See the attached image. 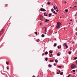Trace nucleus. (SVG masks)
Returning a JSON list of instances; mask_svg holds the SVG:
<instances>
[{
	"label": "nucleus",
	"instance_id": "54",
	"mask_svg": "<svg viewBox=\"0 0 77 77\" xmlns=\"http://www.w3.org/2000/svg\"><path fill=\"white\" fill-rule=\"evenodd\" d=\"M65 3L66 4V2H65Z\"/></svg>",
	"mask_w": 77,
	"mask_h": 77
},
{
	"label": "nucleus",
	"instance_id": "21",
	"mask_svg": "<svg viewBox=\"0 0 77 77\" xmlns=\"http://www.w3.org/2000/svg\"><path fill=\"white\" fill-rule=\"evenodd\" d=\"M50 4H51V3H50V2H48V5H50Z\"/></svg>",
	"mask_w": 77,
	"mask_h": 77
},
{
	"label": "nucleus",
	"instance_id": "8",
	"mask_svg": "<svg viewBox=\"0 0 77 77\" xmlns=\"http://www.w3.org/2000/svg\"><path fill=\"white\" fill-rule=\"evenodd\" d=\"M60 55V54H59V52H58L57 54V56H59Z\"/></svg>",
	"mask_w": 77,
	"mask_h": 77
},
{
	"label": "nucleus",
	"instance_id": "29",
	"mask_svg": "<svg viewBox=\"0 0 77 77\" xmlns=\"http://www.w3.org/2000/svg\"><path fill=\"white\" fill-rule=\"evenodd\" d=\"M70 75H70V74L69 75H68V77H70Z\"/></svg>",
	"mask_w": 77,
	"mask_h": 77
},
{
	"label": "nucleus",
	"instance_id": "41",
	"mask_svg": "<svg viewBox=\"0 0 77 77\" xmlns=\"http://www.w3.org/2000/svg\"><path fill=\"white\" fill-rule=\"evenodd\" d=\"M72 21V20H70V21Z\"/></svg>",
	"mask_w": 77,
	"mask_h": 77
},
{
	"label": "nucleus",
	"instance_id": "2",
	"mask_svg": "<svg viewBox=\"0 0 77 77\" xmlns=\"http://www.w3.org/2000/svg\"><path fill=\"white\" fill-rule=\"evenodd\" d=\"M76 66V65H75L74 64H72L71 65V67L72 68H75Z\"/></svg>",
	"mask_w": 77,
	"mask_h": 77
},
{
	"label": "nucleus",
	"instance_id": "23",
	"mask_svg": "<svg viewBox=\"0 0 77 77\" xmlns=\"http://www.w3.org/2000/svg\"><path fill=\"white\" fill-rule=\"evenodd\" d=\"M75 72V70H73V72Z\"/></svg>",
	"mask_w": 77,
	"mask_h": 77
},
{
	"label": "nucleus",
	"instance_id": "27",
	"mask_svg": "<svg viewBox=\"0 0 77 77\" xmlns=\"http://www.w3.org/2000/svg\"><path fill=\"white\" fill-rule=\"evenodd\" d=\"M7 69H9V66H7Z\"/></svg>",
	"mask_w": 77,
	"mask_h": 77
},
{
	"label": "nucleus",
	"instance_id": "12",
	"mask_svg": "<svg viewBox=\"0 0 77 77\" xmlns=\"http://www.w3.org/2000/svg\"><path fill=\"white\" fill-rule=\"evenodd\" d=\"M67 43H66L64 44L63 45H65V46H66V45H67Z\"/></svg>",
	"mask_w": 77,
	"mask_h": 77
},
{
	"label": "nucleus",
	"instance_id": "57",
	"mask_svg": "<svg viewBox=\"0 0 77 77\" xmlns=\"http://www.w3.org/2000/svg\"><path fill=\"white\" fill-rule=\"evenodd\" d=\"M56 9H57V7H56Z\"/></svg>",
	"mask_w": 77,
	"mask_h": 77
},
{
	"label": "nucleus",
	"instance_id": "32",
	"mask_svg": "<svg viewBox=\"0 0 77 77\" xmlns=\"http://www.w3.org/2000/svg\"><path fill=\"white\" fill-rule=\"evenodd\" d=\"M45 30H47V27H45Z\"/></svg>",
	"mask_w": 77,
	"mask_h": 77
},
{
	"label": "nucleus",
	"instance_id": "35",
	"mask_svg": "<svg viewBox=\"0 0 77 77\" xmlns=\"http://www.w3.org/2000/svg\"><path fill=\"white\" fill-rule=\"evenodd\" d=\"M55 13H56V11H54L53 14H55Z\"/></svg>",
	"mask_w": 77,
	"mask_h": 77
},
{
	"label": "nucleus",
	"instance_id": "61",
	"mask_svg": "<svg viewBox=\"0 0 77 77\" xmlns=\"http://www.w3.org/2000/svg\"><path fill=\"white\" fill-rule=\"evenodd\" d=\"M54 15H52V16H53V17H54Z\"/></svg>",
	"mask_w": 77,
	"mask_h": 77
},
{
	"label": "nucleus",
	"instance_id": "37",
	"mask_svg": "<svg viewBox=\"0 0 77 77\" xmlns=\"http://www.w3.org/2000/svg\"><path fill=\"white\" fill-rule=\"evenodd\" d=\"M42 56H44V53L42 54Z\"/></svg>",
	"mask_w": 77,
	"mask_h": 77
},
{
	"label": "nucleus",
	"instance_id": "51",
	"mask_svg": "<svg viewBox=\"0 0 77 77\" xmlns=\"http://www.w3.org/2000/svg\"><path fill=\"white\" fill-rule=\"evenodd\" d=\"M42 7H43L44 6V5H42Z\"/></svg>",
	"mask_w": 77,
	"mask_h": 77
},
{
	"label": "nucleus",
	"instance_id": "45",
	"mask_svg": "<svg viewBox=\"0 0 77 77\" xmlns=\"http://www.w3.org/2000/svg\"><path fill=\"white\" fill-rule=\"evenodd\" d=\"M33 77H35V75H33Z\"/></svg>",
	"mask_w": 77,
	"mask_h": 77
},
{
	"label": "nucleus",
	"instance_id": "63",
	"mask_svg": "<svg viewBox=\"0 0 77 77\" xmlns=\"http://www.w3.org/2000/svg\"><path fill=\"white\" fill-rule=\"evenodd\" d=\"M51 56H52V55H53V54H51Z\"/></svg>",
	"mask_w": 77,
	"mask_h": 77
},
{
	"label": "nucleus",
	"instance_id": "17",
	"mask_svg": "<svg viewBox=\"0 0 77 77\" xmlns=\"http://www.w3.org/2000/svg\"><path fill=\"white\" fill-rule=\"evenodd\" d=\"M69 54H71V52L70 51H69Z\"/></svg>",
	"mask_w": 77,
	"mask_h": 77
},
{
	"label": "nucleus",
	"instance_id": "34",
	"mask_svg": "<svg viewBox=\"0 0 77 77\" xmlns=\"http://www.w3.org/2000/svg\"><path fill=\"white\" fill-rule=\"evenodd\" d=\"M77 59V57H75V58H74V59Z\"/></svg>",
	"mask_w": 77,
	"mask_h": 77
},
{
	"label": "nucleus",
	"instance_id": "56",
	"mask_svg": "<svg viewBox=\"0 0 77 77\" xmlns=\"http://www.w3.org/2000/svg\"><path fill=\"white\" fill-rule=\"evenodd\" d=\"M70 8H72V7H70Z\"/></svg>",
	"mask_w": 77,
	"mask_h": 77
},
{
	"label": "nucleus",
	"instance_id": "52",
	"mask_svg": "<svg viewBox=\"0 0 77 77\" xmlns=\"http://www.w3.org/2000/svg\"><path fill=\"white\" fill-rule=\"evenodd\" d=\"M50 57H51V56L50 55Z\"/></svg>",
	"mask_w": 77,
	"mask_h": 77
},
{
	"label": "nucleus",
	"instance_id": "36",
	"mask_svg": "<svg viewBox=\"0 0 77 77\" xmlns=\"http://www.w3.org/2000/svg\"><path fill=\"white\" fill-rule=\"evenodd\" d=\"M54 66H56V64H55V63H54Z\"/></svg>",
	"mask_w": 77,
	"mask_h": 77
},
{
	"label": "nucleus",
	"instance_id": "3",
	"mask_svg": "<svg viewBox=\"0 0 77 77\" xmlns=\"http://www.w3.org/2000/svg\"><path fill=\"white\" fill-rule=\"evenodd\" d=\"M42 8H41L40 9V11H41V12H42V11H43V12H45L46 11V10H45L44 9L43 10H42Z\"/></svg>",
	"mask_w": 77,
	"mask_h": 77
},
{
	"label": "nucleus",
	"instance_id": "26",
	"mask_svg": "<svg viewBox=\"0 0 77 77\" xmlns=\"http://www.w3.org/2000/svg\"><path fill=\"white\" fill-rule=\"evenodd\" d=\"M54 9H55V10H56V7L54 6Z\"/></svg>",
	"mask_w": 77,
	"mask_h": 77
},
{
	"label": "nucleus",
	"instance_id": "24",
	"mask_svg": "<svg viewBox=\"0 0 77 77\" xmlns=\"http://www.w3.org/2000/svg\"><path fill=\"white\" fill-rule=\"evenodd\" d=\"M55 62H56V63H57L58 62V61H57V60H55Z\"/></svg>",
	"mask_w": 77,
	"mask_h": 77
},
{
	"label": "nucleus",
	"instance_id": "50",
	"mask_svg": "<svg viewBox=\"0 0 77 77\" xmlns=\"http://www.w3.org/2000/svg\"><path fill=\"white\" fill-rule=\"evenodd\" d=\"M50 41V40H48V42H49Z\"/></svg>",
	"mask_w": 77,
	"mask_h": 77
},
{
	"label": "nucleus",
	"instance_id": "62",
	"mask_svg": "<svg viewBox=\"0 0 77 77\" xmlns=\"http://www.w3.org/2000/svg\"><path fill=\"white\" fill-rule=\"evenodd\" d=\"M55 33H57V32H56Z\"/></svg>",
	"mask_w": 77,
	"mask_h": 77
},
{
	"label": "nucleus",
	"instance_id": "22",
	"mask_svg": "<svg viewBox=\"0 0 77 77\" xmlns=\"http://www.w3.org/2000/svg\"><path fill=\"white\" fill-rule=\"evenodd\" d=\"M53 60H50V62H53Z\"/></svg>",
	"mask_w": 77,
	"mask_h": 77
},
{
	"label": "nucleus",
	"instance_id": "5",
	"mask_svg": "<svg viewBox=\"0 0 77 77\" xmlns=\"http://www.w3.org/2000/svg\"><path fill=\"white\" fill-rule=\"evenodd\" d=\"M45 23H47V21H48H48H49V20H48V19H46L45 20Z\"/></svg>",
	"mask_w": 77,
	"mask_h": 77
},
{
	"label": "nucleus",
	"instance_id": "7",
	"mask_svg": "<svg viewBox=\"0 0 77 77\" xmlns=\"http://www.w3.org/2000/svg\"><path fill=\"white\" fill-rule=\"evenodd\" d=\"M45 36V35L44 34H42V38H44Z\"/></svg>",
	"mask_w": 77,
	"mask_h": 77
},
{
	"label": "nucleus",
	"instance_id": "6",
	"mask_svg": "<svg viewBox=\"0 0 77 77\" xmlns=\"http://www.w3.org/2000/svg\"><path fill=\"white\" fill-rule=\"evenodd\" d=\"M48 66L49 67H51V66H52V65L49 64L48 65Z\"/></svg>",
	"mask_w": 77,
	"mask_h": 77
},
{
	"label": "nucleus",
	"instance_id": "48",
	"mask_svg": "<svg viewBox=\"0 0 77 77\" xmlns=\"http://www.w3.org/2000/svg\"><path fill=\"white\" fill-rule=\"evenodd\" d=\"M48 16V14H47L45 16Z\"/></svg>",
	"mask_w": 77,
	"mask_h": 77
},
{
	"label": "nucleus",
	"instance_id": "38",
	"mask_svg": "<svg viewBox=\"0 0 77 77\" xmlns=\"http://www.w3.org/2000/svg\"><path fill=\"white\" fill-rule=\"evenodd\" d=\"M60 73L58 72H57V74H59Z\"/></svg>",
	"mask_w": 77,
	"mask_h": 77
},
{
	"label": "nucleus",
	"instance_id": "14",
	"mask_svg": "<svg viewBox=\"0 0 77 77\" xmlns=\"http://www.w3.org/2000/svg\"><path fill=\"white\" fill-rule=\"evenodd\" d=\"M62 66H57V67H58V68H61V67Z\"/></svg>",
	"mask_w": 77,
	"mask_h": 77
},
{
	"label": "nucleus",
	"instance_id": "44",
	"mask_svg": "<svg viewBox=\"0 0 77 77\" xmlns=\"http://www.w3.org/2000/svg\"><path fill=\"white\" fill-rule=\"evenodd\" d=\"M76 7V6L75 5L74 6V8H75Z\"/></svg>",
	"mask_w": 77,
	"mask_h": 77
},
{
	"label": "nucleus",
	"instance_id": "19",
	"mask_svg": "<svg viewBox=\"0 0 77 77\" xmlns=\"http://www.w3.org/2000/svg\"><path fill=\"white\" fill-rule=\"evenodd\" d=\"M51 12H53L54 11V9H52L51 10Z\"/></svg>",
	"mask_w": 77,
	"mask_h": 77
},
{
	"label": "nucleus",
	"instance_id": "60",
	"mask_svg": "<svg viewBox=\"0 0 77 77\" xmlns=\"http://www.w3.org/2000/svg\"><path fill=\"white\" fill-rule=\"evenodd\" d=\"M76 35H77V32H76Z\"/></svg>",
	"mask_w": 77,
	"mask_h": 77
},
{
	"label": "nucleus",
	"instance_id": "10",
	"mask_svg": "<svg viewBox=\"0 0 77 77\" xmlns=\"http://www.w3.org/2000/svg\"><path fill=\"white\" fill-rule=\"evenodd\" d=\"M36 41L37 42H39V41H40V40L39 39H38Z\"/></svg>",
	"mask_w": 77,
	"mask_h": 77
},
{
	"label": "nucleus",
	"instance_id": "33",
	"mask_svg": "<svg viewBox=\"0 0 77 77\" xmlns=\"http://www.w3.org/2000/svg\"><path fill=\"white\" fill-rule=\"evenodd\" d=\"M44 15H45V16H46V15H45V13H44Z\"/></svg>",
	"mask_w": 77,
	"mask_h": 77
},
{
	"label": "nucleus",
	"instance_id": "25",
	"mask_svg": "<svg viewBox=\"0 0 77 77\" xmlns=\"http://www.w3.org/2000/svg\"><path fill=\"white\" fill-rule=\"evenodd\" d=\"M49 53H53V52H52L51 51H49Z\"/></svg>",
	"mask_w": 77,
	"mask_h": 77
},
{
	"label": "nucleus",
	"instance_id": "11",
	"mask_svg": "<svg viewBox=\"0 0 77 77\" xmlns=\"http://www.w3.org/2000/svg\"><path fill=\"white\" fill-rule=\"evenodd\" d=\"M65 11H66V12L67 13L68 12V10L67 9L66 10H65Z\"/></svg>",
	"mask_w": 77,
	"mask_h": 77
},
{
	"label": "nucleus",
	"instance_id": "42",
	"mask_svg": "<svg viewBox=\"0 0 77 77\" xmlns=\"http://www.w3.org/2000/svg\"><path fill=\"white\" fill-rule=\"evenodd\" d=\"M45 32H47V29L45 30Z\"/></svg>",
	"mask_w": 77,
	"mask_h": 77
},
{
	"label": "nucleus",
	"instance_id": "46",
	"mask_svg": "<svg viewBox=\"0 0 77 77\" xmlns=\"http://www.w3.org/2000/svg\"><path fill=\"white\" fill-rule=\"evenodd\" d=\"M55 40H56V41H57V40H56V38H55Z\"/></svg>",
	"mask_w": 77,
	"mask_h": 77
},
{
	"label": "nucleus",
	"instance_id": "39",
	"mask_svg": "<svg viewBox=\"0 0 77 77\" xmlns=\"http://www.w3.org/2000/svg\"><path fill=\"white\" fill-rule=\"evenodd\" d=\"M6 64H7V65H8L9 64L8 63V62H6Z\"/></svg>",
	"mask_w": 77,
	"mask_h": 77
},
{
	"label": "nucleus",
	"instance_id": "58",
	"mask_svg": "<svg viewBox=\"0 0 77 77\" xmlns=\"http://www.w3.org/2000/svg\"><path fill=\"white\" fill-rule=\"evenodd\" d=\"M45 34L46 35V34H47V33L45 32Z\"/></svg>",
	"mask_w": 77,
	"mask_h": 77
},
{
	"label": "nucleus",
	"instance_id": "59",
	"mask_svg": "<svg viewBox=\"0 0 77 77\" xmlns=\"http://www.w3.org/2000/svg\"><path fill=\"white\" fill-rule=\"evenodd\" d=\"M75 17H76L77 16V15H76V14H75Z\"/></svg>",
	"mask_w": 77,
	"mask_h": 77
},
{
	"label": "nucleus",
	"instance_id": "15",
	"mask_svg": "<svg viewBox=\"0 0 77 77\" xmlns=\"http://www.w3.org/2000/svg\"><path fill=\"white\" fill-rule=\"evenodd\" d=\"M54 46H55V47H56V45H57V44L56 43H55L54 45Z\"/></svg>",
	"mask_w": 77,
	"mask_h": 77
},
{
	"label": "nucleus",
	"instance_id": "1",
	"mask_svg": "<svg viewBox=\"0 0 77 77\" xmlns=\"http://www.w3.org/2000/svg\"><path fill=\"white\" fill-rule=\"evenodd\" d=\"M61 25V23H60V22H58L57 23V25L56 26V28L57 29H59L60 28V27Z\"/></svg>",
	"mask_w": 77,
	"mask_h": 77
},
{
	"label": "nucleus",
	"instance_id": "55",
	"mask_svg": "<svg viewBox=\"0 0 77 77\" xmlns=\"http://www.w3.org/2000/svg\"><path fill=\"white\" fill-rule=\"evenodd\" d=\"M57 13H55V15H56L57 14Z\"/></svg>",
	"mask_w": 77,
	"mask_h": 77
},
{
	"label": "nucleus",
	"instance_id": "43",
	"mask_svg": "<svg viewBox=\"0 0 77 77\" xmlns=\"http://www.w3.org/2000/svg\"><path fill=\"white\" fill-rule=\"evenodd\" d=\"M61 46H60V48H61Z\"/></svg>",
	"mask_w": 77,
	"mask_h": 77
},
{
	"label": "nucleus",
	"instance_id": "64",
	"mask_svg": "<svg viewBox=\"0 0 77 77\" xmlns=\"http://www.w3.org/2000/svg\"><path fill=\"white\" fill-rule=\"evenodd\" d=\"M64 30H65L66 29H65V28H64Z\"/></svg>",
	"mask_w": 77,
	"mask_h": 77
},
{
	"label": "nucleus",
	"instance_id": "9",
	"mask_svg": "<svg viewBox=\"0 0 77 77\" xmlns=\"http://www.w3.org/2000/svg\"><path fill=\"white\" fill-rule=\"evenodd\" d=\"M60 75H63V72H62L61 73H60Z\"/></svg>",
	"mask_w": 77,
	"mask_h": 77
},
{
	"label": "nucleus",
	"instance_id": "4",
	"mask_svg": "<svg viewBox=\"0 0 77 77\" xmlns=\"http://www.w3.org/2000/svg\"><path fill=\"white\" fill-rule=\"evenodd\" d=\"M3 33V29L1 30V32H0V33L1 35H2V34Z\"/></svg>",
	"mask_w": 77,
	"mask_h": 77
},
{
	"label": "nucleus",
	"instance_id": "31",
	"mask_svg": "<svg viewBox=\"0 0 77 77\" xmlns=\"http://www.w3.org/2000/svg\"><path fill=\"white\" fill-rule=\"evenodd\" d=\"M49 15L50 16H51V13H50V14H49Z\"/></svg>",
	"mask_w": 77,
	"mask_h": 77
},
{
	"label": "nucleus",
	"instance_id": "28",
	"mask_svg": "<svg viewBox=\"0 0 77 77\" xmlns=\"http://www.w3.org/2000/svg\"><path fill=\"white\" fill-rule=\"evenodd\" d=\"M57 48L58 49H60V48H59V46H57Z\"/></svg>",
	"mask_w": 77,
	"mask_h": 77
},
{
	"label": "nucleus",
	"instance_id": "40",
	"mask_svg": "<svg viewBox=\"0 0 77 77\" xmlns=\"http://www.w3.org/2000/svg\"><path fill=\"white\" fill-rule=\"evenodd\" d=\"M59 73L60 74V70L59 71Z\"/></svg>",
	"mask_w": 77,
	"mask_h": 77
},
{
	"label": "nucleus",
	"instance_id": "53",
	"mask_svg": "<svg viewBox=\"0 0 77 77\" xmlns=\"http://www.w3.org/2000/svg\"><path fill=\"white\" fill-rule=\"evenodd\" d=\"M48 17H50V15H49L48 16Z\"/></svg>",
	"mask_w": 77,
	"mask_h": 77
},
{
	"label": "nucleus",
	"instance_id": "16",
	"mask_svg": "<svg viewBox=\"0 0 77 77\" xmlns=\"http://www.w3.org/2000/svg\"><path fill=\"white\" fill-rule=\"evenodd\" d=\"M45 54H48V52L46 51L45 52Z\"/></svg>",
	"mask_w": 77,
	"mask_h": 77
},
{
	"label": "nucleus",
	"instance_id": "49",
	"mask_svg": "<svg viewBox=\"0 0 77 77\" xmlns=\"http://www.w3.org/2000/svg\"><path fill=\"white\" fill-rule=\"evenodd\" d=\"M72 9H74V7H73L72 8Z\"/></svg>",
	"mask_w": 77,
	"mask_h": 77
},
{
	"label": "nucleus",
	"instance_id": "20",
	"mask_svg": "<svg viewBox=\"0 0 77 77\" xmlns=\"http://www.w3.org/2000/svg\"><path fill=\"white\" fill-rule=\"evenodd\" d=\"M65 47H66V48H68V46L67 45H66Z\"/></svg>",
	"mask_w": 77,
	"mask_h": 77
},
{
	"label": "nucleus",
	"instance_id": "18",
	"mask_svg": "<svg viewBox=\"0 0 77 77\" xmlns=\"http://www.w3.org/2000/svg\"><path fill=\"white\" fill-rule=\"evenodd\" d=\"M35 35H38V33H37V32H35Z\"/></svg>",
	"mask_w": 77,
	"mask_h": 77
},
{
	"label": "nucleus",
	"instance_id": "30",
	"mask_svg": "<svg viewBox=\"0 0 77 77\" xmlns=\"http://www.w3.org/2000/svg\"><path fill=\"white\" fill-rule=\"evenodd\" d=\"M56 12H59V10L58 9H57L56 10Z\"/></svg>",
	"mask_w": 77,
	"mask_h": 77
},
{
	"label": "nucleus",
	"instance_id": "47",
	"mask_svg": "<svg viewBox=\"0 0 77 77\" xmlns=\"http://www.w3.org/2000/svg\"><path fill=\"white\" fill-rule=\"evenodd\" d=\"M42 23H40V25H42Z\"/></svg>",
	"mask_w": 77,
	"mask_h": 77
},
{
	"label": "nucleus",
	"instance_id": "13",
	"mask_svg": "<svg viewBox=\"0 0 77 77\" xmlns=\"http://www.w3.org/2000/svg\"><path fill=\"white\" fill-rule=\"evenodd\" d=\"M47 59H48V57L46 58L45 59V60H46V61H47V60H48Z\"/></svg>",
	"mask_w": 77,
	"mask_h": 77
}]
</instances>
